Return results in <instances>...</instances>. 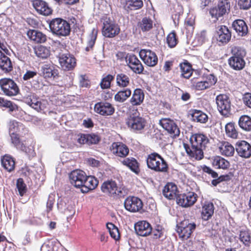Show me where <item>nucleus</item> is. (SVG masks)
<instances>
[{"label": "nucleus", "mask_w": 251, "mask_h": 251, "mask_svg": "<svg viewBox=\"0 0 251 251\" xmlns=\"http://www.w3.org/2000/svg\"><path fill=\"white\" fill-rule=\"evenodd\" d=\"M24 99L26 103L37 111L43 110L46 107L45 103L39 101L33 93L27 92L24 96Z\"/></svg>", "instance_id": "nucleus-15"}, {"label": "nucleus", "mask_w": 251, "mask_h": 251, "mask_svg": "<svg viewBox=\"0 0 251 251\" xmlns=\"http://www.w3.org/2000/svg\"><path fill=\"white\" fill-rule=\"evenodd\" d=\"M230 5L226 1H220L218 5L211 8L209 13L212 18H214V21L216 22L220 18L223 16L227 11L229 10Z\"/></svg>", "instance_id": "nucleus-13"}, {"label": "nucleus", "mask_w": 251, "mask_h": 251, "mask_svg": "<svg viewBox=\"0 0 251 251\" xmlns=\"http://www.w3.org/2000/svg\"><path fill=\"white\" fill-rule=\"evenodd\" d=\"M159 124L172 137H176L179 135V128L173 120L168 118H163L159 121Z\"/></svg>", "instance_id": "nucleus-12"}, {"label": "nucleus", "mask_w": 251, "mask_h": 251, "mask_svg": "<svg viewBox=\"0 0 251 251\" xmlns=\"http://www.w3.org/2000/svg\"><path fill=\"white\" fill-rule=\"evenodd\" d=\"M226 133L227 136L233 139H237L238 133L235 128L234 124L228 123L225 126Z\"/></svg>", "instance_id": "nucleus-45"}, {"label": "nucleus", "mask_w": 251, "mask_h": 251, "mask_svg": "<svg viewBox=\"0 0 251 251\" xmlns=\"http://www.w3.org/2000/svg\"><path fill=\"white\" fill-rule=\"evenodd\" d=\"M114 79V76L110 75H108L103 77L100 83V86L101 89H108L110 87L111 82Z\"/></svg>", "instance_id": "nucleus-51"}, {"label": "nucleus", "mask_w": 251, "mask_h": 251, "mask_svg": "<svg viewBox=\"0 0 251 251\" xmlns=\"http://www.w3.org/2000/svg\"><path fill=\"white\" fill-rule=\"evenodd\" d=\"M107 228L111 237L117 240L120 238V233L118 228L112 223H108Z\"/></svg>", "instance_id": "nucleus-48"}, {"label": "nucleus", "mask_w": 251, "mask_h": 251, "mask_svg": "<svg viewBox=\"0 0 251 251\" xmlns=\"http://www.w3.org/2000/svg\"><path fill=\"white\" fill-rule=\"evenodd\" d=\"M191 147L184 144V148L188 155L192 158L201 160L203 157V150L209 143L207 136L203 134L192 135L190 139Z\"/></svg>", "instance_id": "nucleus-1"}, {"label": "nucleus", "mask_w": 251, "mask_h": 251, "mask_svg": "<svg viewBox=\"0 0 251 251\" xmlns=\"http://www.w3.org/2000/svg\"><path fill=\"white\" fill-rule=\"evenodd\" d=\"M26 130L24 126L21 123L16 121H11L9 124V134L24 133Z\"/></svg>", "instance_id": "nucleus-34"}, {"label": "nucleus", "mask_w": 251, "mask_h": 251, "mask_svg": "<svg viewBox=\"0 0 251 251\" xmlns=\"http://www.w3.org/2000/svg\"><path fill=\"white\" fill-rule=\"evenodd\" d=\"M21 151H25L29 156H33L35 154V152L32 146H30L29 147H26L24 144L23 149H20Z\"/></svg>", "instance_id": "nucleus-60"}, {"label": "nucleus", "mask_w": 251, "mask_h": 251, "mask_svg": "<svg viewBox=\"0 0 251 251\" xmlns=\"http://www.w3.org/2000/svg\"><path fill=\"white\" fill-rule=\"evenodd\" d=\"M111 151L113 154L121 157H125L129 152L127 146L121 142L113 143L111 147Z\"/></svg>", "instance_id": "nucleus-26"}, {"label": "nucleus", "mask_w": 251, "mask_h": 251, "mask_svg": "<svg viewBox=\"0 0 251 251\" xmlns=\"http://www.w3.org/2000/svg\"><path fill=\"white\" fill-rule=\"evenodd\" d=\"M122 163L124 165L127 166L133 172H136L138 168V163L133 158H126L124 159Z\"/></svg>", "instance_id": "nucleus-50"}, {"label": "nucleus", "mask_w": 251, "mask_h": 251, "mask_svg": "<svg viewBox=\"0 0 251 251\" xmlns=\"http://www.w3.org/2000/svg\"><path fill=\"white\" fill-rule=\"evenodd\" d=\"M131 94V90L129 88L124 89L115 95L114 99L119 102H123L130 96Z\"/></svg>", "instance_id": "nucleus-40"}, {"label": "nucleus", "mask_w": 251, "mask_h": 251, "mask_svg": "<svg viewBox=\"0 0 251 251\" xmlns=\"http://www.w3.org/2000/svg\"><path fill=\"white\" fill-rule=\"evenodd\" d=\"M11 143L18 149H23L24 143L21 142L19 138V134H10Z\"/></svg>", "instance_id": "nucleus-53"}, {"label": "nucleus", "mask_w": 251, "mask_h": 251, "mask_svg": "<svg viewBox=\"0 0 251 251\" xmlns=\"http://www.w3.org/2000/svg\"><path fill=\"white\" fill-rule=\"evenodd\" d=\"M197 195L194 192H189L186 194L178 195L176 202L180 206L188 207L193 205L196 201Z\"/></svg>", "instance_id": "nucleus-11"}, {"label": "nucleus", "mask_w": 251, "mask_h": 251, "mask_svg": "<svg viewBox=\"0 0 251 251\" xmlns=\"http://www.w3.org/2000/svg\"><path fill=\"white\" fill-rule=\"evenodd\" d=\"M216 103L219 111L223 115L227 116L230 111L231 103L228 97L223 94L217 96Z\"/></svg>", "instance_id": "nucleus-10"}, {"label": "nucleus", "mask_w": 251, "mask_h": 251, "mask_svg": "<svg viewBox=\"0 0 251 251\" xmlns=\"http://www.w3.org/2000/svg\"><path fill=\"white\" fill-rule=\"evenodd\" d=\"M202 79L208 88L215 85L217 81V78L212 74L205 75Z\"/></svg>", "instance_id": "nucleus-54"}, {"label": "nucleus", "mask_w": 251, "mask_h": 251, "mask_svg": "<svg viewBox=\"0 0 251 251\" xmlns=\"http://www.w3.org/2000/svg\"><path fill=\"white\" fill-rule=\"evenodd\" d=\"M32 5L38 13L44 16H49L52 12L51 7L44 0H34L32 1Z\"/></svg>", "instance_id": "nucleus-21"}, {"label": "nucleus", "mask_w": 251, "mask_h": 251, "mask_svg": "<svg viewBox=\"0 0 251 251\" xmlns=\"http://www.w3.org/2000/svg\"><path fill=\"white\" fill-rule=\"evenodd\" d=\"M235 149L238 155L242 157L247 158L251 155V146L245 141L237 142Z\"/></svg>", "instance_id": "nucleus-22"}, {"label": "nucleus", "mask_w": 251, "mask_h": 251, "mask_svg": "<svg viewBox=\"0 0 251 251\" xmlns=\"http://www.w3.org/2000/svg\"><path fill=\"white\" fill-rule=\"evenodd\" d=\"M136 233L139 236H147L152 231L151 225L145 221H139L134 225Z\"/></svg>", "instance_id": "nucleus-23"}, {"label": "nucleus", "mask_w": 251, "mask_h": 251, "mask_svg": "<svg viewBox=\"0 0 251 251\" xmlns=\"http://www.w3.org/2000/svg\"><path fill=\"white\" fill-rule=\"evenodd\" d=\"M214 210V205L212 203H205L201 209L202 219L205 221L208 220L213 214Z\"/></svg>", "instance_id": "nucleus-35"}, {"label": "nucleus", "mask_w": 251, "mask_h": 251, "mask_svg": "<svg viewBox=\"0 0 251 251\" xmlns=\"http://www.w3.org/2000/svg\"><path fill=\"white\" fill-rule=\"evenodd\" d=\"M202 170L204 173L210 175L213 178H216L218 177V174L209 167L204 165L202 167Z\"/></svg>", "instance_id": "nucleus-59"}, {"label": "nucleus", "mask_w": 251, "mask_h": 251, "mask_svg": "<svg viewBox=\"0 0 251 251\" xmlns=\"http://www.w3.org/2000/svg\"><path fill=\"white\" fill-rule=\"evenodd\" d=\"M80 144L92 145L94 141V138L90 134H81L77 139Z\"/></svg>", "instance_id": "nucleus-52"}, {"label": "nucleus", "mask_w": 251, "mask_h": 251, "mask_svg": "<svg viewBox=\"0 0 251 251\" xmlns=\"http://www.w3.org/2000/svg\"><path fill=\"white\" fill-rule=\"evenodd\" d=\"M126 124L131 130L138 131L144 128L146 122L137 111H135L129 115L126 120Z\"/></svg>", "instance_id": "nucleus-5"}, {"label": "nucleus", "mask_w": 251, "mask_h": 251, "mask_svg": "<svg viewBox=\"0 0 251 251\" xmlns=\"http://www.w3.org/2000/svg\"><path fill=\"white\" fill-rule=\"evenodd\" d=\"M138 25L143 32L150 31L153 27V22L151 18L144 17L138 23Z\"/></svg>", "instance_id": "nucleus-41"}, {"label": "nucleus", "mask_w": 251, "mask_h": 251, "mask_svg": "<svg viewBox=\"0 0 251 251\" xmlns=\"http://www.w3.org/2000/svg\"><path fill=\"white\" fill-rule=\"evenodd\" d=\"M177 193V186L173 183H168L166 184L163 191V195L169 200L176 199L178 195Z\"/></svg>", "instance_id": "nucleus-28"}, {"label": "nucleus", "mask_w": 251, "mask_h": 251, "mask_svg": "<svg viewBox=\"0 0 251 251\" xmlns=\"http://www.w3.org/2000/svg\"><path fill=\"white\" fill-rule=\"evenodd\" d=\"M94 189L93 185V177L91 176H86V180L81 189L82 193H87L89 190Z\"/></svg>", "instance_id": "nucleus-49"}, {"label": "nucleus", "mask_w": 251, "mask_h": 251, "mask_svg": "<svg viewBox=\"0 0 251 251\" xmlns=\"http://www.w3.org/2000/svg\"><path fill=\"white\" fill-rule=\"evenodd\" d=\"M79 85L80 87H87L89 85V80L84 75H80L79 76Z\"/></svg>", "instance_id": "nucleus-61"}, {"label": "nucleus", "mask_w": 251, "mask_h": 251, "mask_svg": "<svg viewBox=\"0 0 251 251\" xmlns=\"http://www.w3.org/2000/svg\"><path fill=\"white\" fill-rule=\"evenodd\" d=\"M60 64L65 71L73 70L76 65V59L69 53L60 54L59 57Z\"/></svg>", "instance_id": "nucleus-18"}, {"label": "nucleus", "mask_w": 251, "mask_h": 251, "mask_svg": "<svg viewBox=\"0 0 251 251\" xmlns=\"http://www.w3.org/2000/svg\"><path fill=\"white\" fill-rule=\"evenodd\" d=\"M36 56L41 58H47L50 54V50L45 46H38L34 48Z\"/></svg>", "instance_id": "nucleus-44"}, {"label": "nucleus", "mask_w": 251, "mask_h": 251, "mask_svg": "<svg viewBox=\"0 0 251 251\" xmlns=\"http://www.w3.org/2000/svg\"><path fill=\"white\" fill-rule=\"evenodd\" d=\"M240 241L246 246L251 245V233L246 227H241L238 230Z\"/></svg>", "instance_id": "nucleus-27"}, {"label": "nucleus", "mask_w": 251, "mask_h": 251, "mask_svg": "<svg viewBox=\"0 0 251 251\" xmlns=\"http://www.w3.org/2000/svg\"><path fill=\"white\" fill-rule=\"evenodd\" d=\"M181 75L184 78H189L192 75L193 70L191 66L188 63L180 64Z\"/></svg>", "instance_id": "nucleus-46"}, {"label": "nucleus", "mask_w": 251, "mask_h": 251, "mask_svg": "<svg viewBox=\"0 0 251 251\" xmlns=\"http://www.w3.org/2000/svg\"><path fill=\"white\" fill-rule=\"evenodd\" d=\"M191 86L193 88L198 91H202L208 89L203 79L197 80L193 79L191 80Z\"/></svg>", "instance_id": "nucleus-47"}, {"label": "nucleus", "mask_w": 251, "mask_h": 251, "mask_svg": "<svg viewBox=\"0 0 251 251\" xmlns=\"http://www.w3.org/2000/svg\"><path fill=\"white\" fill-rule=\"evenodd\" d=\"M17 188L21 196H23L25 192V185L22 178H19L17 181Z\"/></svg>", "instance_id": "nucleus-57"}, {"label": "nucleus", "mask_w": 251, "mask_h": 251, "mask_svg": "<svg viewBox=\"0 0 251 251\" xmlns=\"http://www.w3.org/2000/svg\"><path fill=\"white\" fill-rule=\"evenodd\" d=\"M2 166L8 172H11L15 168V161L9 156H4L1 160Z\"/></svg>", "instance_id": "nucleus-39"}, {"label": "nucleus", "mask_w": 251, "mask_h": 251, "mask_svg": "<svg viewBox=\"0 0 251 251\" xmlns=\"http://www.w3.org/2000/svg\"><path fill=\"white\" fill-rule=\"evenodd\" d=\"M41 73L45 78L54 79L58 76V70L50 64H44L41 68Z\"/></svg>", "instance_id": "nucleus-25"}, {"label": "nucleus", "mask_w": 251, "mask_h": 251, "mask_svg": "<svg viewBox=\"0 0 251 251\" xmlns=\"http://www.w3.org/2000/svg\"><path fill=\"white\" fill-rule=\"evenodd\" d=\"M49 27L52 33L58 37L66 36L71 31L70 24L61 18L52 19L49 24Z\"/></svg>", "instance_id": "nucleus-4"}, {"label": "nucleus", "mask_w": 251, "mask_h": 251, "mask_svg": "<svg viewBox=\"0 0 251 251\" xmlns=\"http://www.w3.org/2000/svg\"><path fill=\"white\" fill-rule=\"evenodd\" d=\"M148 167L155 172L165 173L169 170L168 165L166 160L156 152L149 154L146 158Z\"/></svg>", "instance_id": "nucleus-2"}, {"label": "nucleus", "mask_w": 251, "mask_h": 251, "mask_svg": "<svg viewBox=\"0 0 251 251\" xmlns=\"http://www.w3.org/2000/svg\"><path fill=\"white\" fill-rule=\"evenodd\" d=\"M95 111L101 115L107 116L114 113L115 108L109 102H100L95 104Z\"/></svg>", "instance_id": "nucleus-20"}, {"label": "nucleus", "mask_w": 251, "mask_h": 251, "mask_svg": "<svg viewBox=\"0 0 251 251\" xmlns=\"http://www.w3.org/2000/svg\"><path fill=\"white\" fill-rule=\"evenodd\" d=\"M144 99V94L142 90L137 88L134 90L130 102L134 106L139 105L142 103Z\"/></svg>", "instance_id": "nucleus-33"}, {"label": "nucleus", "mask_w": 251, "mask_h": 251, "mask_svg": "<svg viewBox=\"0 0 251 251\" xmlns=\"http://www.w3.org/2000/svg\"><path fill=\"white\" fill-rule=\"evenodd\" d=\"M143 6L142 0H125L124 7L127 12L140 9Z\"/></svg>", "instance_id": "nucleus-31"}, {"label": "nucleus", "mask_w": 251, "mask_h": 251, "mask_svg": "<svg viewBox=\"0 0 251 251\" xmlns=\"http://www.w3.org/2000/svg\"><path fill=\"white\" fill-rule=\"evenodd\" d=\"M232 56L228 59L229 66L235 70H241L245 66V62L244 60L246 52L241 47L234 46L231 50Z\"/></svg>", "instance_id": "nucleus-3"}, {"label": "nucleus", "mask_w": 251, "mask_h": 251, "mask_svg": "<svg viewBox=\"0 0 251 251\" xmlns=\"http://www.w3.org/2000/svg\"><path fill=\"white\" fill-rule=\"evenodd\" d=\"M129 67L135 73L141 74L144 70L140 61L135 55H130L126 59Z\"/></svg>", "instance_id": "nucleus-24"}, {"label": "nucleus", "mask_w": 251, "mask_h": 251, "mask_svg": "<svg viewBox=\"0 0 251 251\" xmlns=\"http://www.w3.org/2000/svg\"><path fill=\"white\" fill-rule=\"evenodd\" d=\"M212 165L217 169H226L229 166L228 161L224 158L217 156L212 159Z\"/></svg>", "instance_id": "nucleus-37"}, {"label": "nucleus", "mask_w": 251, "mask_h": 251, "mask_svg": "<svg viewBox=\"0 0 251 251\" xmlns=\"http://www.w3.org/2000/svg\"><path fill=\"white\" fill-rule=\"evenodd\" d=\"M219 151L221 154L226 156H232L235 152V149L228 142H224L221 144L219 147Z\"/></svg>", "instance_id": "nucleus-36"}, {"label": "nucleus", "mask_w": 251, "mask_h": 251, "mask_svg": "<svg viewBox=\"0 0 251 251\" xmlns=\"http://www.w3.org/2000/svg\"><path fill=\"white\" fill-rule=\"evenodd\" d=\"M238 5L241 9L247 10L251 7V0H239Z\"/></svg>", "instance_id": "nucleus-58"}, {"label": "nucleus", "mask_w": 251, "mask_h": 251, "mask_svg": "<svg viewBox=\"0 0 251 251\" xmlns=\"http://www.w3.org/2000/svg\"><path fill=\"white\" fill-rule=\"evenodd\" d=\"M196 224L189 220H184L177 225V232L182 240L189 238L196 228Z\"/></svg>", "instance_id": "nucleus-7"}, {"label": "nucleus", "mask_w": 251, "mask_h": 251, "mask_svg": "<svg viewBox=\"0 0 251 251\" xmlns=\"http://www.w3.org/2000/svg\"><path fill=\"white\" fill-rule=\"evenodd\" d=\"M239 126L246 131L251 130V118L247 115L242 116L239 120Z\"/></svg>", "instance_id": "nucleus-43"}, {"label": "nucleus", "mask_w": 251, "mask_h": 251, "mask_svg": "<svg viewBox=\"0 0 251 251\" xmlns=\"http://www.w3.org/2000/svg\"><path fill=\"white\" fill-rule=\"evenodd\" d=\"M116 84L120 87H126L129 84L130 78L128 75L120 73L116 75Z\"/></svg>", "instance_id": "nucleus-42"}, {"label": "nucleus", "mask_w": 251, "mask_h": 251, "mask_svg": "<svg viewBox=\"0 0 251 251\" xmlns=\"http://www.w3.org/2000/svg\"><path fill=\"white\" fill-rule=\"evenodd\" d=\"M232 27L240 36H245L248 33V26L243 20L239 19L234 21L232 23Z\"/></svg>", "instance_id": "nucleus-29"}, {"label": "nucleus", "mask_w": 251, "mask_h": 251, "mask_svg": "<svg viewBox=\"0 0 251 251\" xmlns=\"http://www.w3.org/2000/svg\"><path fill=\"white\" fill-rule=\"evenodd\" d=\"M139 55L144 63L149 67H154L157 64L158 57L156 53L150 50H141Z\"/></svg>", "instance_id": "nucleus-14"}, {"label": "nucleus", "mask_w": 251, "mask_h": 251, "mask_svg": "<svg viewBox=\"0 0 251 251\" xmlns=\"http://www.w3.org/2000/svg\"><path fill=\"white\" fill-rule=\"evenodd\" d=\"M5 107L9 108V111L11 112L15 111L17 110L18 106L15 104L13 103L10 101H8L6 105H5Z\"/></svg>", "instance_id": "nucleus-64"}, {"label": "nucleus", "mask_w": 251, "mask_h": 251, "mask_svg": "<svg viewBox=\"0 0 251 251\" xmlns=\"http://www.w3.org/2000/svg\"><path fill=\"white\" fill-rule=\"evenodd\" d=\"M193 121L201 123H205L208 121L207 115L200 110H194L191 114Z\"/></svg>", "instance_id": "nucleus-38"}, {"label": "nucleus", "mask_w": 251, "mask_h": 251, "mask_svg": "<svg viewBox=\"0 0 251 251\" xmlns=\"http://www.w3.org/2000/svg\"><path fill=\"white\" fill-rule=\"evenodd\" d=\"M0 68L5 72H9L12 69L10 58L0 50Z\"/></svg>", "instance_id": "nucleus-32"}, {"label": "nucleus", "mask_w": 251, "mask_h": 251, "mask_svg": "<svg viewBox=\"0 0 251 251\" xmlns=\"http://www.w3.org/2000/svg\"><path fill=\"white\" fill-rule=\"evenodd\" d=\"M70 179L73 185L75 187H80L81 189L86 180V175L83 171L75 170L70 174Z\"/></svg>", "instance_id": "nucleus-16"}, {"label": "nucleus", "mask_w": 251, "mask_h": 251, "mask_svg": "<svg viewBox=\"0 0 251 251\" xmlns=\"http://www.w3.org/2000/svg\"><path fill=\"white\" fill-rule=\"evenodd\" d=\"M37 74L36 72L34 71H27L25 74L24 75L23 78L24 80H28L31 78L33 77Z\"/></svg>", "instance_id": "nucleus-63"}, {"label": "nucleus", "mask_w": 251, "mask_h": 251, "mask_svg": "<svg viewBox=\"0 0 251 251\" xmlns=\"http://www.w3.org/2000/svg\"><path fill=\"white\" fill-rule=\"evenodd\" d=\"M231 36V33L226 26L221 25L218 27L216 39L219 45L227 44L230 41Z\"/></svg>", "instance_id": "nucleus-19"}, {"label": "nucleus", "mask_w": 251, "mask_h": 251, "mask_svg": "<svg viewBox=\"0 0 251 251\" xmlns=\"http://www.w3.org/2000/svg\"><path fill=\"white\" fill-rule=\"evenodd\" d=\"M103 26L102 35L108 38H112L117 35L120 32V27L114 21L105 16L102 18Z\"/></svg>", "instance_id": "nucleus-6"}, {"label": "nucleus", "mask_w": 251, "mask_h": 251, "mask_svg": "<svg viewBox=\"0 0 251 251\" xmlns=\"http://www.w3.org/2000/svg\"><path fill=\"white\" fill-rule=\"evenodd\" d=\"M28 38L36 43H44L47 40V36L42 32L36 30H29L27 32Z\"/></svg>", "instance_id": "nucleus-30"}, {"label": "nucleus", "mask_w": 251, "mask_h": 251, "mask_svg": "<svg viewBox=\"0 0 251 251\" xmlns=\"http://www.w3.org/2000/svg\"><path fill=\"white\" fill-rule=\"evenodd\" d=\"M101 190L103 193L114 198L122 195L121 189L118 188L116 182L113 180L104 181L101 186Z\"/></svg>", "instance_id": "nucleus-9"}, {"label": "nucleus", "mask_w": 251, "mask_h": 251, "mask_svg": "<svg viewBox=\"0 0 251 251\" xmlns=\"http://www.w3.org/2000/svg\"><path fill=\"white\" fill-rule=\"evenodd\" d=\"M0 86L3 93L8 96H16L19 92L17 84L9 78L0 79Z\"/></svg>", "instance_id": "nucleus-8"}, {"label": "nucleus", "mask_w": 251, "mask_h": 251, "mask_svg": "<svg viewBox=\"0 0 251 251\" xmlns=\"http://www.w3.org/2000/svg\"><path fill=\"white\" fill-rule=\"evenodd\" d=\"M206 40V32L202 31L198 33L195 39V41L197 42V45H202Z\"/></svg>", "instance_id": "nucleus-56"}, {"label": "nucleus", "mask_w": 251, "mask_h": 251, "mask_svg": "<svg viewBox=\"0 0 251 251\" xmlns=\"http://www.w3.org/2000/svg\"><path fill=\"white\" fill-rule=\"evenodd\" d=\"M243 101L246 105L251 108V94L246 93L243 97Z\"/></svg>", "instance_id": "nucleus-62"}, {"label": "nucleus", "mask_w": 251, "mask_h": 251, "mask_svg": "<svg viewBox=\"0 0 251 251\" xmlns=\"http://www.w3.org/2000/svg\"><path fill=\"white\" fill-rule=\"evenodd\" d=\"M167 43L169 47L171 48L176 46L177 40L176 38V35L175 32H171L167 36Z\"/></svg>", "instance_id": "nucleus-55"}, {"label": "nucleus", "mask_w": 251, "mask_h": 251, "mask_svg": "<svg viewBox=\"0 0 251 251\" xmlns=\"http://www.w3.org/2000/svg\"><path fill=\"white\" fill-rule=\"evenodd\" d=\"M125 208L132 212H138L142 209L143 202L138 198L136 197H128L125 201Z\"/></svg>", "instance_id": "nucleus-17"}]
</instances>
